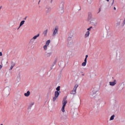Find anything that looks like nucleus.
Listing matches in <instances>:
<instances>
[{
  "instance_id": "412c9836",
  "label": "nucleus",
  "mask_w": 125,
  "mask_h": 125,
  "mask_svg": "<svg viewBox=\"0 0 125 125\" xmlns=\"http://www.w3.org/2000/svg\"><path fill=\"white\" fill-rule=\"evenodd\" d=\"M56 91H59V92H60V86H58L57 88H56Z\"/></svg>"
},
{
  "instance_id": "4468645a",
  "label": "nucleus",
  "mask_w": 125,
  "mask_h": 125,
  "mask_svg": "<svg viewBox=\"0 0 125 125\" xmlns=\"http://www.w3.org/2000/svg\"><path fill=\"white\" fill-rule=\"evenodd\" d=\"M48 32V30L46 29L43 33L44 37H46L47 36V32Z\"/></svg>"
},
{
  "instance_id": "f704fd0d",
  "label": "nucleus",
  "mask_w": 125,
  "mask_h": 125,
  "mask_svg": "<svg viewBox=\"0 0 125 125\" xmlns=\"http://www.w3.org/2000/svg\"><path fill=\"white\" fill-rule=\"evenodd\" d=\"M116 7H114V10H116Z\"/></svg>"
},
{
  "instance_id": "7ed1b4c3",
  "label": "nucleus",
  "mask_w": 125,
  "mask_h": 125,
  "mask_svg": "<svg viewBox=\"0 0 125 125\" xmlns=\"http://www.w3.org/2000/svg\"><path fill=\"white\" fill-rule=\"evenodd\" d=\"M98 92V90L96 88H94L92 89L91 91L89 93L90 96H93L95 94H96Z\"/></svg>"
},
{
  "instance_id": "e433bc0d",
  "label": "nucleus",
  "mask_w": 125,
  "mask_h": 125,
  "mask_svg": "<svg viewBox=\"0 0 125 125\" xmlns=\"http://www.w3.org/2000/svg\"><path fill=\"white\" fill-rule=\"evenodd\" d=\"M106 0V1L109 2V1L110 0Z\"/></svg>"
},
{
  "instance_id": "aec40b11",
  "label": "nucleus",
  "mask_w": 125,
  "mask_h": 125,
  "mask_svg": "<svg viewBox=\"0 0 125 125\" xmlns=\"http://www.w3.org/2000/svg\"><path fill=\"white\" fill-rule=\"evenodd\" d=\"M67 118H68V116H67L66 115H64L62 116V119H63V120H66V119H67Z\"/></svg>"
},
{
  "instance_id": "2f4dec72",
  "label": "nucleus",
  "mask_w": 125,
  "mask_h": 125,
  "mask_svg": "<svg viewBox=\"0 0 125 125\" xmlns=\"http://www.w3.org/2000/svg\"><path fill=\"white\" fill-rule=\"evenodd\" d=\"M1 68H2V65H0V70L1 69Z\"/></svg>"
},
{
  "instance_id": "0eeeda50",
  "label": "nucleus",
  "mask_w": 125,
  "mask_h": 125,
  "mask_svg": "<svg viewBox=\"0 0 125 125\" xmlns=\"http://www.w3.org/2000/svg\"><path fill=\"white\" fill-rule=\"evenodd\" d=\"M57 33H58V27H56L55 28V29L53 31V34H52L53 37H55L56 36V34H57Z\"/></svg>"
},
{
  "instance_id": "1a4fd4ad",
  "label": "nucleus",
  "mask_w": 125,
  "mask_h": 125,
  "mask_svg": "<svg viewBox=\"0 0 125 125\" xmlns=\"http://www.w3.org/2000/svg\"><path fill=\"white\" fill-rule=\"evenodd\" d=\"M89 35H90V32L89 31H86L84 35V38L86 39L89 37Z\"/></svg>"
},
{
  "instance_id": "c9c22d12",
  "label": "nucleus",
  "mask_w": 125,
  "mask_h": 125,
  "mask_svg": "<svg viewBox=\"0 0 125 125\" xmlns=\"http://www.w3.org/2000/svg\"><path fill=\"white\" fill-rule=\"evenodd\" d=\"M7 88H8V90H10V88L7 87Z\"/></svg>"
},
{
  "instance_id": "a211bd4d",
  "label": "nucleus",
  "mask_w": 125,
  "mask_h": 125,
  "mask_svg": "<svg viewBox=\"0 0 125 125\" xmlns=\"http://www.w3.org/2000/svg\"><path fill=\"white\" fill-rule=\"evenodd\" d=\"M61 111H62V113L65 112V106L62 105V109H61Z\"/></svg>"
},
{
  "instance_id": "6e6552de",
  "label": "nucleus",
  "mask_w": 125,
  "mask_h": 125,
  "mask_svg": "<svg viewBox=\"0 0 125 125\" xmlns=\"http://www.w3.org/2000/svg\"><path fill=\"white\" fill-rule=\"evenodd\" d=\"M116 84L117 81L116 80H114L113 82H109V85H111V86H114V85H116Z\"/></svg>"
},
{
  "instance_id": "f257e3e1",
  "label": "nucleus",
  "mask_w": 125,
  "mask_h": 125,
  "mask_svg": "<svg viewBox=\"0 0 125 125\" xmlns=\"http://www.w3.org/2000/svg\"><path fill=\"white\" fill-rule=\"evenodd\" d=\"M125 25V18L123 20L122 18H119L116 20L115 26L116 28H121V27H124Z\"/></svg>"
},
{
  "instance_id": "ea45409f",
  "label": "nucleus",
  "mask_w": 125,
  "mask_h": 125,
  "mask_svg": "<svg viewBox=\"0 0 125 125\" xmlns=\"http://www.w3.org/2000/svg\"><path fill=\"white\" fill-rule=\"evenodd\" d=\"M99 12H100V9L99 10Z\"/></svg>"
},
{
  "instance_id": "473e14b6",
  "label": "nucleus",
  "mask_w": 125,
  "mask_h": 125,
  "mask_svg": "<svg viewBox=\"0 0 125 125\" xmlns=\"http://www.w3.org/2000/svg\"><path fill=\"white\" fill-rule=\"evenodd\" d=\"M1 8H2V6H0V9H1Z\"/></svg>"
},
{
  "instance_id": "dca6fc26",
  "label": "nucleus",
  "mask_w": 125,
  "mask_h": 125,
  "mask_svg": "<svg viewBox=\"0 0 125 125\" xmlns=\"http://www.w3.org/2000/svg\"><path fill=\"white\" fill-rule=\"evenodd\" d=\"M24 23H25V21H21L20 22V26H19V28H20V27H21V26H23V25H24Z\"/></svg>"
},
{
  "instance_id": "f3484780",
  "label": "nucleus",
  "mask_w": 125,
  "mask_h": 125,
  "mask_svg": "<svg viewBox=\"0 0 125 125\" xmlns=\"http://www.w3.org/2000/svg\"><path fill=\"white\" fill-rule=\"evenodd\" d=\"M14 66H15V63L12 62L11 66L10 67V70H12V69H13V67H14Z\"/></svg>"
},
{
  "instance_id": "4be33fe9",
  "label": "nucleus",
  "mask_w": 125,
  "mask_h": 125,
  "mask_svg": "<svg viewBox=\"0 0 125 125\" xmlns=\"http://www.w3.org/2000/svg\"><path fill=\"white\" fill-rule=\"evenodd\" d=\"M86 65V62H83L82 64V66H83V67H85V66Z\"/></svg>"
},
{
  "instance_id": "b1692460",
  "label": "nucleus",
  "mask_w": 125,
  "mask_h": 125,
  "mask_svg": "<svg viewBox=\"0 0 125 125\" xmlns=\"http://www.w3.org/2000/svg\"><path fill=\"white\" fill-rule=\"evenodd\" d=\"M92 27H90L89 28L87 29V32H89L91 29H92Z\"/></svg>"
},
{
  "instance_id": "f8f14e48",
  "label": "nucleus",
  "mask_w": 125,
  "mask_h": 125,
  "mask_svg": "<svg viewBox=\"0 0 125 125\" xmlns=\"http://www.w3.org/2000/svg\"><path fill=\"white\" fill-rule=\"evenodd\" d=\"M35 104V102H31L29 103V108H32V107H33V106H34V104Z\"/></svg>"
},
{
  "instance_id": "9b49d317",
  "label": "nucleus",
  "mask_w": 125,
  "mask_h": 125,
  "mask_svg": "<svg viewBox=\"0 0 125 125\" xmlns=\"http://www.w3.org/2000/svg\"><path fill=\"white\" fill-rule=\"evenodd\" d=\"M67 100H66V99L64 98L62 101V106L66 107V104H67Z\"/></svg>"
},
{
  "instance_id": "20e7f679",
  "label": "nucleus",
  "mask_w": 125,
  "mask_h": 125,
  "mask_svg": "<svg viewBox=\"0 0 125 125\" xmlns=\"http://www.w3.org/2000/svg\"><path fill=\"white\" fill-rule=\"evenodd\" d=\"M90 23L93 26H96V25H97V21H96V19L92 18L90 21Z\"/></svg>"
},
{
  "instance_id": "5701e85b",
  "label": "nucleus",
  "mask_w": 125,
  "mask_h": 125,
  "mask_svg": "<svg viewBox=\"0 0 125 125\" xmlns=\"http://www.w3.org/2000/svg\"><path fill=\"white\" fill-rule=\"evenodd\" d=\"M57 98H58V97H54L53 98V102H55V101H56V99H57Z\"/></svg>"
},
{
  "instance_id": "9d476101",
  "label": "nucleus",
  "mask_w": 125,
  "mask_h": 125,
  "mask_svg": "<svg viewBox=\"0 0 125 125\" xmlns=\"http://www.w3.org/2000/svg\"><path fill=\"white\" fill-rule=\"evenodd\" d=\"M31 94V92L30 91H27L26 93L24 94V95L25 97H29Z\"/></svg>"
},
{
  "instance_id": "cd10ccee",
  "label": "nucleus",
  "mask_w": 125,
  "mask_h": 125,
  "mask_svg": "<svg viewBox=\"0 0 125 125\" xmlns=\"http://www.w3.org/2000/svg\"><path fill=\"white\" fill-rule=\"evenodd\" d=\"M122 84H123V85H124L125 84H124V83H120V84H119V86H121V85H122Z\"/></svg>"
},
{
  "instance_id": "f03ea898",
  "label": "nucleus",
  "mask_w": 125,
  "mask_h": 125,
  "mask_svg": "<svg viewBox=\"0 0 125 125\" xmlns=\"http://www.w3.org/2000/svg\"><path fill=\"white\" fill-rule=\"evenodd\" d=\"M78 86L79 85H78L77 84H75L73 90L70 91V94H72L73 95L77 94V88H78Z\"/></svg>"
},
{
  "instance_id": "58836bf2",
  "label": "nucleus",
  "mask_w": 125,
  "mask_h": 125,
  "mask_svg": "<svg viewBox=\"0 0 125 125\" xmlns=\"http://www.w3.org/2000/svg\"><path fill=\"white\" fill-rule=\"evenodd\" d=\"M122 89H124V87H122Z\"/></svg>"
},
{
  "instance_id": "2eb2a0df",
  "label": "nucleus",
  "mask_w": 125,
  "mask_h": 125,
  "mask_svg": "<svg viewBox=\"0 0 125 125\" xmlns=\"http://www.w3.org/2000/svg\"><path fill=\"white\" fill-rule=\"evenodd\" d=\"M51 54H52V53L51 52L46 53L45 54V56H46V57H50V56H51Z\"/></svg>"
},
{
  "instance_id": "bb28decb",
  "label": "nucleus",
  "mask_w": 125,
  "mask_h": 125,
  "mask_svg": "<svg viewBox=\"0 0 125 125\" xmlns=\"http://www.w3.org/2000/svg\"><path fill=\"white\" fill-rule=\"evenodd\" d=\"M114 0H113L112 3H111V6H113V5H114Z\"/></svg>"
},
{
  "instance_id": "6ab92c4d",
  "label": "nucleus",
  "mask_w": 125,
  "mask_h": 125,
  "mask_svg": "<svg viewBox=\"0 0 125 125\" xmlns=\"http://www.w3.org/2000/svg\"><path fill=\"white\" fill-rule=\"evenodd\" d=\"M114 119H115V115H113L111 116V117L110 118V121H113V120H114Z\"/></svg>"
},
{
  "instance_id": "39448f33",
  "label": "nucleus",
  "mask_w": 125,
  "mask_h": 125,
  "mask_svg": "<svg viewBox=\"0 0 125 125\" xmlns=\"http://www.w3.org/2000/svg\"><path fill=\"white\" fill-rule=\"evenodd\" d=\"M49 43H50V40H48L46 42L45 44L43 46L44 50H47V47H48Z\"/></svg>"
},
{
  "instance_id": "393cba45",
  "label": "nucleus",
  "mask_w": 125,
  "mask_h": 125,
  "mask_svg": "<svg viewBox=\"0 0 125 125\" xmlns=\"http://www.w3.org/2000/svg\"><path fill=\"white\" fill-rule=\"evenodd\" d=\"M17 80H18V83H19V82H20V80H21L20 77H18Z\"/></svg>"
},
{
  "instance_id": "7c9ffc66",
  "label": "nucleus",
  "mask_w": 125,
  "mask_h": 125,
  "mask_svg": "<svg viewBox=\"0 0 125 125\" xmlns=\"http://www.w3.org/2000/svg\"><path fill=\"white\" fill-rule=\"evenodd\" d=\"M87 57H88V55H86V56H85V59H87Z\"/></svg>"
},
{
  "instance_id": "c85d7f7f",
  "label": "nucleus",
  "mask_w": 125,
  "mask_h": 125,
  "mask_svg": "<svg viewBox=\"0 0 125 125\" xmlns=\"http://www.w3.org/2000/svg\"><path fill=\"white\" fill-rule=\"evenodd\" d=\"M87 59H85H85H84V62H85V63H86V62H87Z\"/></svg>"
},
{
  "instance_id": "72a5a7b5",
  "label": "nucleus",
  "mask_w": 125,
  "mask_h": 125,
  "mask_svg": "<svg viewBox=\"0 0 125 125\" xmlns=\"http://www.w3.org/2000/svg\"><path fill=\"white\" fill-rule=\"evenodd\" d=\"M117 59L120 60V59H121V58L119 57V58L118 59V56H117Z\"/></svg>"
},
{
  "instance_id": "c756f323",
  "label": "nucleus",
  "mask_w": 125,
  "mask_h": 125,
  "mask_svg": "<svg viewBox=\"0 0 125 125\" xmlns=\"http://www.w3.org/2000/svg\"><path fill=\"white\" fill-rule=\"evenodd\" d=\"M0 56H2V53L1 52H0Z\"/></svg>"
},
{
  "instance_id": "ddd939ff",
  "label": "nucleus",
  "mask_w": 125,
  "mask_h": 125,
  "mask_svg": "<svg viewBox=\"0 0 125 125\" xmlns=\"http://www.w3.org/2000/svg\"><path fill=\"white\" fill-rule=\"evenodd\" d=\"M60 92H61L55 91V97H58V96H59V94H60Z\"/></svg>"
},
{
  "instance_id": "a878e982",
  "label": "nucleus",
  "mask_w": 125,
  "mask_h": 125,
  "mask_svg": "<svg viewBox=\"0 0 125 125\" xmlns=\"http://www.w3.org/2000/svg\"><path fill=\"white\" fill-rule=\"evenodd\" d=\"M67 40H68V41H71V40H72V37H68Z\"/></svg>"
},
{
  "instance_id": "423d86ee",
  "label": "nucleus",
  "mask_w": 125,
  "mask_h": 125,
  "mask_svg": "<svg viewBox=\"0 0 125 125\" xmlns=\"http://www.w3.org/2000/svg\"><path fill=\"white\" fill-rule=\"evenodd\" d=\"M39 37H40V34H38L37 35L34 36L32 38H31L30 40V42H35V41H36V40H37V39H38Z\"/></svg>"
},
{
  "instance_id": "4c0bfd02",
  "label": "nucleus",
  "mask_w": 125,
  "mask_h": 125,
  "mask_svg": "<svg viewBox=\"0 0 125 125\" xmlns=\"http://www.w3.org/2000/svg\"><path fill=\"white\" fill-rule=\"evenodd\" d=\"M82 76H84V74H82Z\"/></svg>"
}]
</instances>
